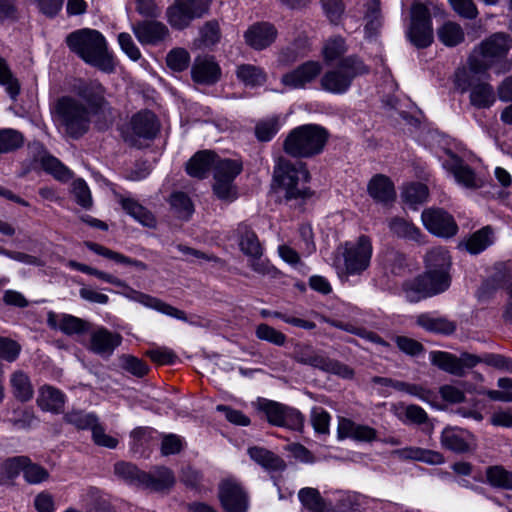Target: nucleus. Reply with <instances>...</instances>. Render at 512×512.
Masks as SVG:
<instances>
[{
  "instance_id": "32",
  "label": "nucleus",
  "mask_w": 512,
  "mask_h": 512,
  "mask_svg": "<svg viewBox=\"0 0 512 512\" xmlns=\"http://www.w3.org/2000/svg\"><path fill=\"white\" fill-rule=\"evenodd\" d=\"M469 90L470 104L477 109H488L496 101L494 89L489 83H475Z\"/></svg>"
},
{
  "instance_id": "16",
  "label": "nucleus",
  "mask_w": 512,
  "mask_h": 512,
  "mask_svg": "<svg viewBox=\"0 0 512 512\" xmlns=\"http://www.w3.org/2000/svg\"><path fill=\"white\" fill-rule=\"evenodd\" d=\"M443 166L453 174L456 182L465 188L478 189L483 186V180L457 155L449 153V159Z\"/></svg>"
},
{
  "instance_id": "53",
  "label": "nucleus",
  "mask_w": 512,
  "mask_h": 512,
  "mask_svg": "<svg viewBox=\"0 0 512 512\" xmlns=\"http://www.w3.org/2000/svg\"><path fill=\"white\" fill-rule=\"evenodd\" d=\"M0 84L12 99H15L20 92L18 80L13 76L4 58L0 56Z\"/></svg>"
},
{
  "instance_id": "64",
  "label": "nucleus",
  "mask_w": 512,
  "mask_h": 512,
  "mask_svg": "<svg viewBox=\"0 0 512 512\" xmlns=\"http://www.w3.org/2000/svg\"><path fill=\"white\" fill-rule=\"evenodd\" d=\"M201 41L205 46H213L219 42L221 33L216 21H208L200 29Z\"/></svg>"
},
{
  "instance_id": "28",
  "label": "nucleus",
  "mask_w": 512,
  "mask_h": 512,
  "mask_svg": "<svg viewBox=\"0 0 512 512\" xmlns=\"http://www.w3.org/2000/svg\"><path fill=\"white\" fill-rule=\"evenodd\" d=\"M216 154L209 150L197 152L186 164V171L191 177L205 178L214 167Z\"/></svg>"
},
{
  "instance_id": "9",
  "label": "nucleus",
  "mask_w": 512,
  "mask_h": 512,
  "mask_svg": "<svg viewBox=\"0 0 512 512\" xmlns=\"http://www.w3.org/2000/svg\"><path fill=\"white\" fill-rule=\"evenodd\" d=\"M373 253L371 239L361 235L356 241L343 245L344 267L347 275H360L370 266Z\"/></svg>"
},
{
  "instance_id": "30",
  "label": "nucleus",
  "mask_w": 512,
  "mask_h": 512,
  "mask_svg": "<svg viewBox=\"0 0 512 512\" xmlns=\"http://www.w3.org/2000/svg\"><path fill=\"white\" fill-rule=\"evenodd\" d=\"M416 324L428 332L450 335L456 330V323L445 317H436L428 313L417 316Z\"/></svg>"
},
{
  "instance_id": "40",
  "label": "nucleus",
  "mask_w": 512,
  "mask_h": 512,
  "mask_svg": "<svg viewBox=\"0 0 512 512\" xmlns=\"http://www.w3.org/2000/svg\"><path fill=\"white\" fill-rule=\"evenodd\" d=\"M390 231L399 238L420 241L421 232L413 223L401 217H393L388 221Z\"/></svg>"
},
{
  "instance_id": "25",
  "label": "nucleus",
  "mask_w": 512,
  "mask_h": 512,
  "mask_svg": "<svg viewBox=\"0 0 512 512\" xmlns=\"http://www.w3.org/2000/svg\"><path fill=\"white\" fill-rule=\"evenodd\" d=\"M129 290L131 293H135V296H133V297L128 296L129 299L139 302L148 308L154 309L158 312H161V313L171 316L173 318H176V319H179L182 321L187 320V317H186V314L184 311L171 306L170 304L160 300L159 298L150 296V295L142 293V292H138L132 288H129Z\"/></svg>"
},
{
  "instance_id": "43",
  "label": "nucleus",
  "mask_w": 512,
  "mask_h": 512,
  "mask_svg": "<svg viewBox=\"0 0 512 512\" xmlns=\"http://www.w3.org/2000/svg\"><path fill=\"white\" fill-rule=\"evenodd\" d=\"M365 32L371 37L378 33L382 26V15L380 9V0H368L364 14Z\"/></svg>"
},
{
  "instance_id": "1",
  "label": "nucleus",
  "mask_w": 512,
  "mask_h": 512,
  "mask_svg": "<svg viewBox=\"0 0 512 512\" xmlns=\"http://www.w3.org/2000/svg\"><path fill=\"white\" fill-rule=\"evenodd\" d=\"M69 49L86 63L110 73L114 70L112 56L108 53L104 36L97 30L80 29L66 37Z\"/></svg>"
},
{
  "instance_id": "59",
  "label": "nucleus",
  "mask_w": 512,
  "mask_h": 512,
  "mask_svg": "<svg viewBox=\"0 0 512 512\" xmlns=\"http://www.w3.org/2000/svg\"><path fill=\"white\" fill-rule=\"evenodd\" d=\"M255 333L258 339L270 342L277 346H283L287 339L286 335L281 331H278L264 323L259 324L256 327Z\"/></svg>"
},
{
  "instance_id": "29",
  "label": "nucleus",
  "mask_w": 512,
  "mask_h": 512,
  "mask_svg": "<svg viewBox=\"0 0 512 512\" xmlns=\"http://www.w3.org/2000/svg\"><path fill=\"white\" fill-rule=\"evenodd\" d=\"M369 195L381 203H389L395 199V189L390 179L382 174L374 176L368 184Z\"/></svg>"
},
{
  "instance_id": "60",
  "label": "nucleus",
  "mask_w": 512,
  "mask_h": 512,
  "mask_svg": "<svg viewBox=\"0 0 512 512\" xmlns=\"http://www.w3.org/2000/svg\"><path fill=\"white\" fill-rule=\"evenodd\" d=\"M119 360L121 367L136 377H143L148 373L147 364L137 357L122 355Z\"/></svg>"
},
{
  "instance_id": "4",
  "label": "nucleus",
  "mask_w": 512,
  "mask_h": 512,
  "mask_svg": "<svg viewBox=\"0 0 512 512\" xmlns=\"http://www.w3.org/2000/svg\"><path fill=\"white\" fill-rule=\"evenodd\" d=\"M273 177L284 192V198L287 201L305 199L310 196V191L305 186L310 179L305 164L293 163L284 157H279L274 167Z\"/></svg>"
},
{
  "instance_id": "58",
  "label": "nucleus",
  "mask_w": 512,
  "mask_h": 512,
  "mask_svg": "<svg viewBox=\"0 0 512 512\" xmlns=\"http://www.w3.org/2000/svg\"><path fill=\"white\" fill-rule=\"evenodd\" d=\"M347 51L345 39L341 36L329 38L323 48L324 59L327 62L334 61Z\"/></svg>"
},
{
  "instance_id": "35",
  "label": "nucleus",
  "mask_w": 512,
  "mask_h": 512,
  "mask_svg": "<svg viewBox=\"0 0 512 512\" xmlns=\"http://www.w3.org/2000/svg\"><path fill=\"white\" fill-rule=\"evenodd\" d=\"M380 264L386 274L400 275L406 267L405 255L394 248H386L380 254Z\"/></svg>"
},
{
  "instance_id": "38",
  "label": "nucleus",
  "mask_w": 512,
  "mask_h": 512,
  "mask_svg": "<svg viewBox=\"0 0 512 512\" xmlns=\"http://www.w3.org/2000/svg\"><path fill=\"white\" fill-rule=\"evenodd\" d=\"M248 454L252 460L268 470L279 471L285 468L284 461L273 452L260 447H251Z\"/></svg>"
},
{
  "instance_id": "33",
  "label": "nucleus",
  "mask_w": 512,
  "mask_h": 512,
  "mask_svg": "<svg viewBox=\"0 0 512 512\" xmlns=\"http://www.w3.org/2000/svg\"><path fill=\"white\" fill-rule=\"evenodd\" d=\"M119 202L126 213L143 226L149 228L155 227L156 220L154 215L135 199L121 196Z\"/></svg>"
},
{
  "instance_id": "26",
  "label": "nucleus",
  "mask_w": 512,
  "mask_h": 512,
  "mask_svg": "<svg viewBox=\"0 0 512 512\" xmlns=\"http://www.w3.org/2000/svg\"><path fill=\"white\" fill-rule=\"evenodd\" d=\"M392 454L401 460H416L429 465H440L445 462V458L440 452L419 447L398 449Z\"/></svg>"
},
{
  "instance_id": "18",
  "label": "nucleus",
  "mask_w": 512,
  "mask_h": 512,
  "mask_svg": "<svg viewBox=\"0 0 512 512\" xmlns=\"http://www.w3.org/2000/svg\"><path fill=\"white\" fill-rule=\"evenodd\" d=\"M77 95L86 102L90 113L97 114L106 110L105 88L97 81L82 83L77 87Z\"/></svg>"
},
{
  "instance_id": "47",
  "label": "nucleus",
  "mask_w": 512,
  "mask_h": 512,
  "mask_svg": "<svg viewBox=\"0 0 512 512\" xmlns=\"http://www.w3.org/2000/svg\"><path fill=\"white\" fill-rule=\"evenodd\" d=\"M486 478L493 487L512 490V472L502 466H491L486 470Z\"/></svg>"
},
{
  "instance_id": "17",
  "label": "nucleus",
  "mask_w": 512,
  "mask_h": 512,
  "mask_svg": "<svg viewBox=\"0 0 512 512\" xmlns=\"http://www.w3.org/2000/svg\"><path fill=\"white\" fill-rule=\"evenodd\" d=\"M322 71V65L317 61H307L296 69L282 76V83L292 89L305 87L314 81Z\"/></svg>"
},
{
  "instance_id": "13",
  "label": "nucleus",
  "mask_w": 512,
  "mask_h": 512,
  "mask_svg": "<svg viewBox=\"0 0 512 512\" xmlns=\"http://www.w3.org/2000/svg\"><path fill=\"white\" fill-rule=\"evenodd\" d=\"M421 217L424 226L437 236L448 238L454 236L458 230L452 215L441 208L426 209Z\"/></svg>"
},
{
  "instance_id": "24",
  "label": "nucleus",
  "mask_w": 512,
  "mask_h": 512,
  "mask_svg": "<svg viewBox=\"0 0 512 512\" xmlns=\"http://www.w3.org/2000/svg\"><path fill=\"white\" fill-rule=\"evenodd\" d=\"M122 337L105 328H99L91 334L90 349L99 355H111L121 344Z\"/></svg>"
},
{
  "instance_id": "23",
  "label": "nucleus",
  "mask_w": 512,
  "mask_h": 512,
  "mask_svg": "<svg viewBox=\"0 0 512 512\" xmlns=\"http://www.w3.org/2000/svg\"><path fill=\"white\" fill-rule=\"evenodd\" d=\"M191 74L196 83L210 85L219 80L220 67L212 58H196Z\"/></svg>"
},
{
  "instance_id": "6",
  "label": "nucleus",
  "mask_w": 512,
  "mask_h": 512,
  "mask_svg": "<svg viewBox=\"0 0 512 512\" xmlns=\"http://www.w3.org/2000/svg\"><path fill=\"white\" fill-rule=\"evenodd\" d=\"M512 38L503 32L494 33L482 41L478 50L469 57L468 65L475 73H484L492 65L493 60L502 58L508 53Z\"/></svg>"
},
{
  "instance_id": "46",
  "label": "nucleus",
  "mask_w": 512,
  "mask_h": 512,
  "mask_svg": "<svg viewBox=\"0 0 512 512\" xmlns=\"http://www.w3.org/2000/svg\"><path fill=\"white\" fill-rule=\"evenodd\" d=\"M83 501L86 512H113L108 499L96 488H90Z\"/></svg>"
},
{
  "instance_id": "49",
  "label": "nucleus",
  "mask_w": 512,
  "mask_h": 512,
  "mask_svg": "<svg viewBox=\"0 0 512 512\" xmlns=\"http://www.w3.org/2000/svg\"><path fill=\"white\" fill-rule=\"evenodd\" d=\"M89 322L69 314H63L59 320L58 329L66 335H79L87 332Z\"/></svg>"
},
{
  "instance_id": "34",
  "label": "nucleus",
  "mask_w": 512,
  "mask_h": 512,
  "mask_svg": "<svg viewBox=\"0 0 512 512\" xmlns=\"http://www.w3.org/2000/svg\"><path fill=\"white\" fill-rule=\"evenodd\" d=\"M239 247L240 250L248 257L262 256L263 248L256 233L245 224L238 226Z\"/></svg>"
},
{
  "instance_id": "39",
  "label": "nucleus",
  "mask_w": 512,
  "mask_h": 512,
  "mask_svg": "<svg viewBox=\"0 0 512 512\" xmlns=\"http://www.w3.org/2000/svg\"><path fill=\"white\" fill-rule=\"evenodd\" d=\"M236 75L239 81L250 87L261 86L267 80L264 70L252 64L239 65L236 69Z\"/></svg>"
},
{
  "instance_id": "15",
  "label": "nucleus",
  "mask_w": 512,
  "mask_h": 512,
  "mask_svg": "<svg viewBox=\"0 0 512 512\" xmlns=\"http://www.w3.org/2000/svg\"><path fill=\"white\" fill-rule=\"evenodd\" d=\"M219 498L226 512H246L247 496L240 483L226 479L219 486Z\"/></svg>"
},
{
  "instance_id": "27",
  "label": "nucleus",
  "mask_w": 512,
  "mask_h": 512,
  "mask_svg": "<svg viewBox=\"0 0 512 512\" xmlns=\"http://www.w3.org/2000/svg\"><path fill=\"white\" fill-rule=\"evenodd\" d=\"M166 18L172 28L183 30L187 28L193 20L201 17L178 0H174V3L166 10Z\"/></svg>"
},
{
  "instance_id": "55",
  "label": "nucleus",
  "mask_w": 512,
  "mask_h": 512,
  "mask_svg": "<svg viewBox=\"0 0 512 512\" xmlns=\"http://www.w3.org/2000/svg\"><path fill=\"white\" fill-rule=\"evenodd\" d=\"M49 472L43 466L33 463L28 457V463L25 464L23 477L28 484L37 485L49 479Z\"/></svg>"
},
{
  "instance_id": "51",
  "label": "nucleus",
  "mask_w": 512,
  "mask_h": 512,
  "mask_svg": "<svg viewBox=\"0 0 512 512\" xmlns=\"http://www.w3.org/2000/svg\"><path fill=\"white\" fill-rule=\"evenodd\" d=\"M23 135L11 128L0 129V154L12 152L23 145Z\"/></svg>"
},
{
  "instance_id": "50",
  "label": "nucleus",
  "mask_w": 512,
  "mask_h": 512,
  "mask_svg": "<svg viewBox=\"0 0 512 512\" xmlns=\"http://www.w3.org/2000/svg\"><path fill=\"white\" fill-rule=\"evenodd\" d=\"M402 199L409 205H418L424 203L428 198V188L423 183H410L404 186Z\"/></svg>"
},
{
  "instance_id": "44",
  "label": "nucleus",
  "mask_w": 512,
  "mask_h": 512,
  "mask_svg": "<svg viewBox=\"0 0 512 512\" xmlns=\"http://www.w3.org/2000/svg\"><path fill=\"white\" fill-rule=\"evenodd\" d=\"M242 171V164L232 159H215L214 179H225L234 181L236 176Z\"/></svg>"
},
{
  "instance_id": "52",
  "label": "nucleus",
  "mask_w": 512,
  "mask_h": 512,
  "mask_svg": "<svg viewBox=\"0 0 512 512\" xmlns=\"http://www.w3.org/2000/svg\"><path fill=\"white\" fill-rule=\"evenodd\" d=\"M41 165L45 171L51 173L60 181H67L72 177L70 170L57 158L51 155L43 156L41 159Z\"/></svg>"
},
{
  "instance_id": "21",
  "label": "nucleus",
  "mask_w": 512,
  "mask_h": 512,
  "mask_svg": "<svg viewBox=\"0 0 512 512\" xmlns=\"http://www.w3.org/2000/svg\"><path fill=\"white\" fill-rule=\"evenodd\" d=\"M175 484L173 472L167 467H156L151 472H144L141 486L154 492H165Z\"/></svg>"
},
{
  "instance_id": "3",
  "label": "nucleus",
  "mask_w": 512,
  "mask_h": 512,
  "mask_svg": "<svg viewBox=\"0 0 512 512\" xmlns=\"http://www.w3.org/2000/svg\"><path fill=\"white\" fill-rule=\"evenodd\" d=\"M328 141V132L316 124H305L290 131L283 150L295 158H310L320 154Z\"/></svg>"
},
{
  "instance_id": "41",
  "label": "nucleus",
  "mask_w": 512,
  "mask_h": 512,
  "mask_svg": "<svg viewBox=\"0 0 512 512\" xmlns=\"http://www.w3.org/2000/svg\"><path fill=\"white\" fill-rule=\"evenodd\" d=\"M431 363L441 370L455 376H463L464 371L460 368L458 357L448 352L432 351L430 352Z\"/></svg>"
},
{
  "instance_id": "22",
  "label": "nucleus",
  "mask_w": 512,
  "mask_h": 512,
  "mask_svg": "<svg viewBox=\"0 0 512 512\" xmlns=\"http://www.w3.org/2000/svg\"><path fill=\"white\" fill-rule=\"evenodd\" d=\"M66 401L65 394L51 385H43L39 388L37 405L43 410L55 414L63 412Z\"/></svg>"
},
{
  "instance_id": "56",
  "label": "nucleus",
  "mask_w": 512,
  "mask_h": 512,
  "mask_svg": "<svg viewBox=\"0 0 512 512\" xmlns=\"http://www.w3.org/2000/svg\"><path fill=\"white\" fill-rule=\"evenodd\" d=\"M280 129V122L278 117H270L261 120L255 127V134L260 141H270Z\"/></svg>"
},
{
  "instance_id": "8",
  "label": "nucleus",
  "mask_w": 512,
  "mask_h": 512,
  "mask_svg": "<svg viewBox=\"0 0 512 512\" xmlns=\"http://www.w3.org/2000/svg\"><path fill=\"white\" fill-rule=\"evenodd\" d=\"M451 284L450 273H443L426 270L424 274L419 275L413 280L407 281L403 285L405 297L410 302H418L427 297L444 292Z\"/></svg>"
},
{
  "instance_id": "57",
  "label": "nucleus",
  "mask_w": 512,
  "mask_h": 512,
  "mask_svg": "<svg viewBox=\"0 0 512 512\" xmlns=\"http://www.w3.org/2000/svg\"><path fill=\"white\" fill-rule=\"evenodd\" d=\"M190 63V55L184 48H174L166 56V64L173 71H184Z\"/></svg>"
},
{
  "instance_id": "45",
  "label": "nucleus",
  "mask_w": 512,
  "mask_h": 512,
  "mask_svg": "<svg viewBox=\"0 0 512 512\" xmlns=\"http://www.w3.org/2000/svg\"><path fill=\"white\" fill-rule=\"evenodd\" d=\"M492 242V230L489 226H486L473 233L466 241L465 246L471 254H478L490 246Z\"/></svg>"
},
{
  "instance_id": "12",
  "label": "nucleus",
  "mask_w": 512,
  "mask_h": 512,
  "mask_svg": "<svg viewBox=\"0 0 512 512\" xmlns=\"http://www.w3.org/2000/svg\"><path fill=\"white\" fill-rule=\"evenodd\" d=\"M131 134L125 136V141L136 145V138L153 139L160 129L156 115L149 110H142L133 115L130 121Z\"/></svg>"
},
{
  "instance_id": "2",
  "label": "nucleus",
  "mask_w": 512,
  "mask_h": 512,
  "mask_svg": "<svg viewBox=\"0 0 512 512\" xmlns=\"http://www.w3.org/2000/svg\"><path fill=\"white\" fill-rule=\"evenodd\" d=\"M51 116L55 125L66 136L79 139L89 131L92 114L82 101L65 95L54 102Z\"/></svg>"
},
{
  "instance_id": "5",
  "label": "nucleus",
  "mask_w": 512,
  "mask_h": 512,
  "mask_svg": "<svg viewBox=\"0 0 512 512\" xmlns=\"http://www.w3.org/2000/svg\"><path fill=\"white\" fill-rule=\"evenodd\" d=\"M368 72L367 67L356 56L343 58L335 69L326 71L320 79L321 88L332 94L345 93L352 80Z\"/></svg>"
},
{
  "instance_id": "19",
  "label": "nucleus",
  "mask_w": 512,
  "mask_h": 512,
  "mask_svg": "<svg viewBox=\"0 0 512 512\" xmlns=\"http://www.w3.org/2000/svg\"><path fill=\"white\" fill-rule=\"evenodd\" d=\"M277 34V29L273 24L260 22L250 26L244 37L250 47L255 50H263L276 40Z\"/></svg>"
},
{
  "instance_id": "54",
  "label": "nucleus",
  "mask_w": 512,
  "mask_h": 512,
  "mask_svg": "<svg viewBox=\"0 0 512 512\" xmlns=\"http://www.w3.org/2000/svg\"><path fill=\"white\" fill-rule=\"evenodd\" d=\"M114 473L123 480L140 485L142 483L143 471H140L134 464L118 462L114 465Z\"/></svg>"
},
{
  "instance_id": "11",
  "label": "nucleus",
  "mask_w": 512,
  "mask_h": 512,
  "mask_svg": "<svg viewBox=\"0 0 512 512\" xmlns=\"http://www.w3.org/2000/svg\"><path fill=\"white\" fill-rule=\"evenodd\" d=\"M259 408L265 413L267 421L271 425L294 431L303 430L304 416L299 410L271 400L261 401Z\"/></svg>"
},
{
  "instance_id": "42",
  "label": "nucleus",
  "mask_w": 512,
  "mask_h": 512,
  "mask_svg": "<svg viewBox=\"0 0 512 512\" xmlns=\"http://www.w3.org/2000/svg\"><path fill=\"white\" fill-rule=\"evenodd\" d=\"M437 36L441 43L448 47H454L464 41L465 34L462 27L452 21L445 22L437 30Z\"/></svg>"
},
{
  "instance_id": "62",
  "label": "nucleus",
  "mask_w": 512,
  "mask_h": 512,
  "mask_svg": "<svg viewBox=\"0 0 512 512\" xmlns=\"http://www.w3.org/2000/svg\"><path fill=\"white\" fill-rule=\"evenodd\" d=\"M72 194L83 208L89 209L92 206L91 192L84 180L77 179L72 183Z\"/></svg>"
},
{
  "instance_id": "48",
  "label": "nucleus",
  "mask_w": 512,
  "mask_h": 512,
  "mask_svg": "<svg viewBox=\"0 0 512 512\" xmlns=\"http://www.w3.org/2000/svg\"><path fill=\"white\" fill-rule=\"evenodd\" d=\"M170 205L174 214L183 220H188L194 212L191 199L183 192H175L170 196Z\"/></svg>"
},
{
  "instance_id": "63",
  "label": "nucleus",
  "mask_w": 512,
  "mask_h": 512,
  "mask_svg": "<svg viewBox=\"0 0 512 512\" xmlns=\"http://www.w3.org/2000/svg\"><path fill=\"white\" fill-rule=\"evenodd\" d=\"M394 341L400 351L412 357L422 354L425 350L419 341L407 336H396Z\"/></svg>"
},
{
  "instance_id": "7",
  "label": "nucleus",
  "mask_w": 512,
  "mask_h": 512,
  "mask_svg": "<svg viewBox=\"0 0 512 512\" xmlns=\"http://www.w3.org/2000/svg\"><path fill=\"white\" fill-rule=\"evenodd\" d=\"M293 359L303 365H309L326 373L334 374L342 379H353L354 370L335 359H331L324 353L316 351L311 345L298 344L295 346Z\"/></svg>"
},
{
  "instance_id": "10",
  "label": "nucleus",
  "mask_w": 512,
  "mask_h": 512,
  "mask_svg": "<svg viewBox=\"0 0 512 512\" xmlns=\"http://www.w3.org/2000/svg\"><path fill=\"white\" fill-rule=\"evenodd\" d=\"M407 37L417 48H426L433 42V28L429 9L422 3H415L410 10V24Z\"/></svg>"
},
{
  "instance_id": "14",
  "label": "nucleus",
  "mask_w": 512,
  "mask_h": 512,
  "mask_svg": "<svg viewBox=\"0 0 512 512\" xmlns=\"http://www.w3.org/2000/svg\"><path fill=\"white\" fill-rule=\"evenodd\" d=\"M132 32L142 45H158L170 37L168 27L156 19L141 20L132 24Z\"/></svg>"
},
{
  "instance_id": "31",
  "label": "nucleus",
  "mask_w": 512,
  "mask_h": 512,
  "mask_svg": "<svg viewBox=\"0 0 512 512\" xmlns=\"http://www.w3.org/2000/svg\"><path fill=\"white\" fill-rule=\"evenodd\" d=\"M9 383L13 396L21 402H28L33 398L34 389L30 377L22 370H15L10 375Z\"/></svg>"
},
{
  "instance_id": "20",
  "label": "nucleus",
  "mask_w": 512,
  "mask_h": 512,
  "mask_svg": "<svg viewBox=\"0 0 512 512\" xmlns=\"http://www.w3.org/2000/svg\"><path fill=\"white\" fill-rule=\"evenodd\" d=\"M472 435L463 429L456 427H446L440 437L443 448L454 453H466L470 450V440Z\"/></svg>"
},
{
  "instance_id": "36",
  "label": "nucleus",
  "mask_w": 512,
  "mask_h": 512,
  "mask_svg": "<svg viewBox=\"0 0 512 512\" xmlns=\"http://www.w3.org/2000/svg\"><path fill=\"white\" fill-rule=\"evenodd\" d=\"M425 263L426 270L430 273L433 271L440 272V274L450 273L451 258L449 252L444 248L431 249L425 257Z\"/></svg>"
},
{
  "instance_id": "37",
  "label": "nucleus",
  "mask_w": 512,
  "mask_h": 512,
  "mask_svg": "<svg viewBox=\"0 0 512 512\" xmlns=\"http://www.w3.org/2000/svg\"><path fill=\"white\" fill-rule=\"evenodd\" d=\"M28 463L27 456H15L4 460L0 464V483L10 484L18 475L24 471L25 464Z\"/></svg>"
},
{
  "instance_id": "61",
  "label": "nucleus",
  "mask_w": 512,
  "mask_h": 512,
  "mask_svg": "<svg viewBox=\"0 0 512 512\" xmlns=\"http://www.w3.org/2000/svg\"><path fill=\"white\" fill-rule=\"evenodd\" d=\"M21 352V345L7 337H0V358L6 362H15Z\"/></svg>"
}]
</instances>
